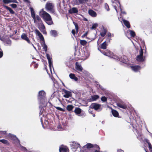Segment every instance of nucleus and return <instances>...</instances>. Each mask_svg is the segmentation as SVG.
<instances>
[{
  "label": "nucleus",
  "mask_w": 152,
  "mask_h": 152,
  "mask_svg": "<svg viewBox=\"0 0 152 152\" xmlns=\"http://www.w3.org/2000/svg\"><path fill=\"white\" fill-rule=\"evenodd\" d=\"M83 147L87 149L84 150L83 152H100V148L97 145H93L91 143H88Z\"/></svg>",
  "instance_id": "obj_1"
},
{
  "label": "nucleus",
  "mask_w": 152,
  "mask_h": 152,
  "mask_svg": "<svg viewBox=\"0 0 152 152\" xmlns=\"http://www.w3.org/2000/svg\"><path fill=\"white\" fill-rule=\"evenodd\" d=\"M39 15L45 22L48 25H51L53 24L51 16L46 12L42 10L40 11Z\"/></svg>",
  "instance_id": "obj_2"
},
{
  "label": "nucleus",
  "mask_w": 152,
  "mask_h": 152,
  "mask_svg": "<svg viewBox=\"0 0 152 152\" xmlns=\"http://www.w3.org/2000/svg\"><path fill=\"white\" fill-rule=\"evenodd\" d=\"M53 4L51 3L48 2L45 6L46 10L50 13H53L54 12Z\"/></svg>",
  "instance_id": "obj_3"
},
{
  "label": "nucleus",
  "mask_w": 152,
  "mask_h": 152,
  "mask_svg": "<svg viewBox=\"0 0 152 152\" xmlns=\"http://www.w3.org/2000/svg\"><path fill=\"white\" fill-rule=\"evenodd\" d=\"M100 51L104 55L116 59H118L119 58L118 56L114 55L112 53H111L110 51L108 50H107L106 52H102L100 50Z\"/></svg>",
  "instance_id": "obj_4"
},
{
  "label": "nucleus",
  "mask_w": 152,
  "mask_h": 152,
  "mask_svg": "<svg viewBox=\"0 0 152 152\" xmlns=\"http://www.w3.org/2000/svg\"><path fill=\"white\" fill-rule=\"evenodd\" d=\"M140 50L139 52V55L137 57V60L138 61H142L144 60V58L143 56V50L140 47Z\"/></svg>",
  "instance_id": "obj_5"
},
{
  "label": "nucleus",
  "mask_w": 152,
  "mask_h": 152,
  "mask_svg": "<svg viewBox=\"0 0 152 152\" xmlns=\"http://www.w3.org/2000/svg\"><path fill=\"white\" fill-rule=\"evenodd\" d=\"M90 107L98 111H99L101 110V105L96 103H92L90 105Z\"/></svg>",
  "instance_id": "obj_6"
},
{
  "label": "nucleus",
  "mask_w": 152,
  "mask_h": 152,
  "mask_svg": "<svg viewBox=\"0 0 152 152\" xmlns=\"http://www.w3.org/2000/svg\"><path fill=\"white\" fill-rule=\"evenodd\" d=\"M70 146L72 151L75 152L78 147H80V146L79 144L73 142L70 144Z\"/></svg>",
  "instance_id": "obj_7"
},
{
  "label": "nucleus",
  "mask_w": 152,
  "mask_h": 152,
  "mask_svg": "<svg viewBox=\"0 0 152 152\" xmlns=\"http://www.w3.org/2000/svg\"><path fill=\"white\" fill-rule=\"evenodd\" d=\"M38 27L39 30L43 33V34H46V32L45 31V27L42 23V22L38 24Z\"/></svg>",
  "instance_id": "obj_8"
},
{
  "label": "nucleus",
  "mask_w": 152,
  "mask_h": 152,
  "mask_svg": "<svg viewBox=\"0 0 152 152\" xmlns=\"http://www.w3.org/2000/svg\"><path fill=\"white\" fill-rule=\"evenodd\" d=\"M46 56L47 58L48 59V61L50 69L51 72H52L51 67H52L53 69V66L52 58L51 57H50V56L49 54H47Z\"/></svg>",
  "instance_id": "obj_9"
},
{
  "label": "nucleus",
  "mask_w": 152,
  "mask_h": 152,
  "mask_svg": "<svg viewBox=\"0 0 152 152\" xmlns=\"http://www.w3.org/2000/svg\"><path fill=\"white\" fill-rule=\"evenodd\" d=\"M42 117L41 118V121L42 123L43 121L44 122V123L46 125L47 124H48V118L47 117V115H42Z\"/></svg>",
  "instance_id": "obj_10"
},
{
  "label": "nucleus",
  "mask_w": 152,
  "mask_h": 152,
  "mask_svg": "<svg viewBox=\"0 0 152 152\" xmlns=\"http://www.w3.org/2000/svg\"><path fill=\"white\" fill-rule=\"evenodd\" d=\"M120 17L119 18L118 17V18L119 20L121 22H122V21L121 20V19H120L121 18V14H120ZM121 20H122L123 22V23H124V25L128 28H129L130 27V23H129V22L126 20L124 19H123V18H122V19H121Z\"/></svg>",
  "instance_id": "obj_11"
},
{
  "label": "nucleus",
  "mask_w": 152,
  "mask_h": 152,
  "mask_svg": "<svg viewBox=\"0 0 152 152\" xmlns=\"http://www.w3.org/2000/svg\"><path fill=\"white\" fill-rule=\"evenodd\" d=\"M45 93L43 91H41L39 92L38 97L39 98L42 99V100L44 101V102L45 100Z\"/></svg>",
  "instance_id": "obj_12"
},
{
  "label": "nucleus",
  "mask_w": 152,
  "mask_h": 152,
  "mask_svg": "<svg viewBox=\"0 0 152 152\" xmlns=\"http://www.w3.org/2000/svg\"><path fill=\"white\" fill-rule=\"evenodd\" d=\"M51 128L55 130H58L59 131H61L63 130V129L62 127V126L59 123L56 126H54L53 127V126H50Z\"/></svg>",
  "instance_id": "obj_13"
},
{
  "label": "nucleus",
  "mask_w": 152,
  "mask_h": 152,
  "mask_svg": "<svg viewBox=\"0 0 152 152\" xmlns=\"http://www.w3.org/2000/svg\"><path fill=\"white\" fill-rule=\"evenodd\" d=\"M36 34L38 36L40 39L43 42H44V38L42 35L41 33L37 29H36L35 31Z\"/></svg>",
  "instance_id": "obj_14"
},
{
  "label": "nucleus",
  "mask_w": 152,
  "mask_h": 152,
  "mask_svg": "<svg viewBox=\"0 0 152 152\" xmlns=\"http://www.w3.org/2000/svg\"><path fill=\"white\" fill-rule=\"evenodd\" d=\"M63 93L65 94L64 95V97L66 98H68L71 96V92L69 91H67L65 89L63 90Z\"/></svg>",
  "instance_id": "obj_15"
},
{
  "label": "nucleus",
  "mask_w": 152,
  "mask_h": 152,
  "mask_svg": "<svg viewBox=\"0 0 152 152\" xmlns=\"http://www.w3.org/2000/svg\"><path fill=\"white\" fill-rule=\"evenodd\" d=\"M68 150H69V149L66 146L61 145L59 147L60 152H67Z\"/></svg>",
  "instance_id": "obj_16"
},
{
  "label": "nucleus",
  "mask_w": 152,
  "mask_h": 152,
  "mask_svg": "<svg viewBox=\"0 0 152 152\" xmlns=\"http://www.w3.org/2000/svg\"><path fill=\"white\" fill-rule=\"evenodd\" d=\"M34 22L35 23L38 24V23H41L42 22L40 17L38 15H37L35 17V20H34Z\"/></svg>",
  "instance_id": "obj_17"
},
{
  "label": "nucleus",
  "mask_w": 152,
  "mask_h": 152,
  "mask_svg": "<svg viewBox=\"0 0 152 152\" xmlns=\"http://www.w3.org/2000/svg\"><path fill=\"white\" fill-rule=\"evenodd\" d=\"M117 5L118 6V9H117L116 6H114V8H115V10L116 12L118 13V11L119 10V9L120 10L121 13L125 14V12H123L122 11V10L121 9V7L120 4V3H119V2H118V3Z\"/></svg>",
  "instance_id": "obj_18"
},
{
  "label": "nucleus",
  "mask_w": 152,
  "mask_h": 152,
  "mask_svg": "<svg viewBox=\"0 0 152 152\" xmlns=\"http://www.w3.org/2000/svg\"><path fill=\"white\" fill-rule=\"evenodd\" d=\"M131 68L132 70L135 72H137L141 69V67L139 66H132Z\"/></svg>",
  "instance_id": "obj_19"
},
{
  "label": "nucleus",
  "mask_w": 152,
  "mask_h": 152,
  "mask_svg": "<svg viewBox=\"0 0 152 152\" xmlns=\"http://www.w3.org/2000/svg\"><path fill=\"white\" fill-rule=\"evenodd\" d=\"M78 12V9L76 7H73L69 10V13L70 14L76 13Z\"/></svg>",
  "instance_id": "obj_20"
},
{
  "label": "nucleus",
  "mask_w": 152,
  "mask_h": 152,
  "mask_svg": "<svg viewBox=\"0 0 152 152\" xmlns=\"http://www.w3.org/2000/svg\"><path fill=\"white\" fill-rule=\"evenodd\" d=\"M21 38L22 39L26 41L28 43H30V42L28 38L25 34H23L21 35Z\"/></svg>",
  "instance_id": "obj_21"
},
{
  "label": "nucleus",
  "mask_w": 152,
  "mask_h": 152,
  "mask_svg": "<svg viewBox=\"0 0 152 152\" xmlns=\"http://www.w3.org/2000/svg\"><path fill=\"white\" fill-rule=\"evenodd\" d=\"M99 98V96L97 95H95L91 96L89 99L90 101H94L96 100Z\"/></svg>",
  "instance_id": "obj_22"
},
{
  "label": "nucleus",
  "mask_w": 152,
  "mask_h": 152,
  "mask_svg": "<svg viewBox=\"0 0 152 152\" xmlns=\"http://www.w3.org/2000/svg\"><path fill=\"white\" fill-rule=\"evenodd\" d=\"M117 106L122 108L125 109L127 108L126 105L124 103H119L117 104Z\"/></svg>",
  "instance_id": "obj_23"
},
{
  "label": "nucleus",
  "mask_w": 152,
  "mask_h": 152,
  "mask_svg": "<svg viewBox=\"0 0 152 152\" xmlns=\"http://www.w3.org/2000/svg\"><path fill=\"white\" fill-rule=\"evenodd\" d=\"M76 65L75 68L76 69L80 72H81L83 69V68L81 65L77 62H76Z\"/></svg>",
  "instance_id": "obj_24"
},
{
  "label": "nucleus",
  "mask_w": 152,
  "mask_h": 152,
  "mask_svg": "<svg viewBox=\"0 0 152 152\" xmlns=\"http://www.w3.org/2000/svg\"><path fill=\"white\" fill-rule=\"evenodd\" d=\"M82 112V110L79 107H76L74 110V112L76 114H80Z\"/></svg>",
  "instance_id": "obj_25"
},
{
  "label": "nucleus",
  "mask_w": 152,
  "mask_h": 152,
  "mask_svg": "<svg viewBox=\"0 0 152 152\" xmlns=\"http://www.w3.org/2000/svg\"><path fill=\"white\" fill-rule=\"evenodd\" d=\"M88 13L92 17H95L96 16V13L92 10H89L88 11Z\"/></svg>",
  "instance_id": "obj_26"
},
{
  "label": "nucleus",
  "mask_w": 152,
  "mask_h": 152,
  "mask_svg": "<svg viewBox=\"0 0 152 152\" xmlns=\"http://www.w3.org/2000/svg\"><path fill=\"white\" fill-rule=\"evenodd\" d=\"M145 141L148 144L149 150L150 151H152V146L149 140L148 139H145Z\"/></svg>",
  "instance_id": "obj_27"
},
{
  "label": "nucleus",
  "mask_w": 152,
  "mask_h": 152,
  "mask_svg": "<svg viewBox=\"0 0 152 152\" xmlns=\"http://www.w3.org/2000/svg\"><path fill=\"white\" fill-rule=\"evenodd\" d=\"M69 77L72 79L74 80L75 81L78 80V78L76 77L75 74H70L69 75Z\"/></svg>",
  "instance_id": "obj_28"
},
{
  "label": "nucleus",
  "mask_w": 152,
  "mask_h": 152,
  "mask_svg": "<svg viewBox=\"0 0 152 152\" xmlns=\"http://www.w3.org/2000/svg\"><path fill=\"white\" fill-rule=\"evenodd\" d=\"M30 10L31 17L33 18V19L34 20H35V17L36 16L35 15L34 11L32 8L31 7L30 8Z\"/></svg>",
  "instance_id": "obj_29"
},
{
  "label": "nucleus",
  "mask_w": 152,
  "mask_h": 152,
  "mask_svg": "<svg viewBox=\"0 0 152 152\" xmlns=\"http://www.w3.org/2000/svg\"><path fill=\"white\" fill-rule=\"evenodd\" d=\"M84 57L86 58H87L90 55V51L88 50H86L84 52Z\"/></svg>",
  "instance_id": "obj_30"
},
{
  "label": "nucleus",
  "mask_w": 152,
  "mask_h": 152,
  "mask_svg": "<svg viewBox=\"0 0 152 152\" xmlns=\"http://www.w3.org/2000/svg\"><path fill=\"white\" fill-rule=\"evenodd\" d=\"M50 33V34L54 37H56L57 36V32L56 30H51Z\"/></svg>",
  "instance_id": "obj_31"
},
{
  "label": "nucleus",
  "mask_w": 152,
  "mask_h": 152,
  "mask_svg": "<svg viewBox=\"0 0 152 152\" xmlns=\"http://www.w3.org/2000/svg\"><path fill=\"white\" fill-rule=\"evenodd\" d=\"M74 108V106L72 105H68L67 106L66 109L68 111H72Z\"/></svg>",
  "instance_id": "obj_32"
},
{
  "label": "nucleus",
  "mask_w": 152,
  "mask_h": 152,
  "mask_svg": "<svg viewBox=\"0 0 152 152\" xmlns=\"http://www.w3.org/2000/svg\"><path fill=\"white\" fill-rule=\"evenodd\" d=\"M4 7L8 10L12 14H14L15 13L14 12L10 7L5 5H3Z\"/></svg>",
  "instance_id": "obj_33"
},
{
  "label": "nucleus",
  "mask_w": 152,
  "mask_h": 152,
  "mask_svg": "<svg viewBox=\"0 0 152 152\" xmlns=\"http://www.w3.org/2000/svg\"><path fill=\"white\" fill-rule=\"evenodd\" d=\"M0 142H2L3 143L6 144L7 145H9L10 143L9 141L5 139L0 140Z\"/></svg>",
  "instance_id": "obj_34"
},
{
  "label": "nucleus",
  "mask_w": 152,
  "mask_h": 152,
  "mask_svg": "<svg viewBox=\"0 0 152 152\" xmlns=\"http://www.w3.org/2000/svg\"><path fill=\"white\" fill-rule=\"evenodd\" d=\"M80 44L82 45H85L87 43V42L84 40H80Z\"/></svg>",
  "instance_id": "obj_35"
},
{
  "label": "nucleus",
  "mask_w": 152,
  "mask_h": 152,
  "mask_svg": "<svg viewBox=\"0 0 152 152\" xmlns=\"http://www.w3.org/2000/svg\"><path fill=\"white\" fill-rule=\"evenodd\" d=\"M107 45L106 44V42H104L101 45V48L102 49H105L106 48Z\"/></svg>",
  "instance_id": "obj_36"
},
{
  "label": "nucleus",
  "mask_w": 152,
  "mask_h": 152,
  "mask_svg": "<svg viewBox=\"0 0 152 152\" xmlns=\"http://www.w3.org/2000/svg\"><path fill=\"white\" fill-rule=\"evenodd\" d=\"M43 45L42 47L43 49L45 51H46L47 50V46L46 45H45V41L44 42H43Z\"/></svg>",
  "instance_id": "obj_37"
},
{
  "label": "nucleus",
  "mask_w": 152,
  "mask_h": 152,
  "mask_svg": "<svg viewBox=\"0 0 152 152\" xmlns=\"http://www.w3.org/2000/svg\"><path fill=\"white\" fill-rule=\"evenodd\" d=\"M129 31L130 32V34L131 36L134 37L135 35L134 32L132 31H131L130 30H129Z\"/></svg>",
  "instance_id": "obj_38"
},
{
  "label": "nucleus",
  "mask_w": 152,
  "mask_h": 152,
  "mask_svg": "<svg viewBox=\"0 0 152 152\" xmlns=\"http://www.w3.org/2000/svg\"><path fill=\"white\" fill-rule=\"evenodd\" d=\"M106 30H103L101 33L100 34L101 36L103 37H104L106 34Z\"/></svg>",
  "instance_id": "obj_39"
},
{
  "label": "nucleus",
  "mask_w": 152,
  "mask_h": 152,
  "mask_svg": "<svg viewBox=\"0 0 152 152\" xmlns=\"http://www.w3.org/2000/svg\"><path fill=\"white\" fill-rule=\"evenodd\" d=\"M56 108L57 110H60L61 111H65V109H63L62 108H61L60 107H56Z\"/></svg>",
  "instance_id": "obj_40"
},
{
  "label": "nucleus",
  "mask_w": 152,
  "mask_h": 152,
  "mask_svg": "<svg viewBox=\"0 0 152 152\" xmlns=\"http://www.w3.org/2000/svg\"><path fill=\"white\" fill-rule=\"evenodd\" d=\"M98 26V25L97 23H95L94 24L92 27H91V29H94L96 28Z\"/></svg>",
  "instance_id": "obj_41"
},
{
  "label": "nucleus",
  "mask_w": 152,
  "mask_h": 152,
  "mask_svg": "<svg viewBox=\"0 0 152 152\" xmlns=\"http://www.w3.org/2000/svg\"><path fill=\"white\" fill-rule=\"evenodd\" d=\"M3 1L4 3L6 4H8L10 3V0H3Z\"/></svg>",
  "instance_id": "obj_42"
},
{
  "label": "nucleus",
  "mask_w": 152,
  "mask_h": 152,
  "mask_svg": "<svg viewBox=\"0 0 152 152\" xmlns=\"http://www.w3.org/2000/svg\"><path fill=\"white\" fill-rule=\"evenodd\" d=\"M88 0H79V3L80 4H83L85 3L86 1H88Z\"/></svg>",
  "instance_id": "obj_43"
},
{
  "label": "nucleus",
  "mask_w": 152,
  "mask_h": 152,
  "mask_svg": "<svg viewBox=\"0 0 152 152\" xmlns=\"http://www.w3.org/2000/svg\"><path fill=\"white\" fill-rule=\"evenodd\" d=\"M101 100L103 102H105L107 101V98L105 96H102L101 98Z\"/></svg>",
  "instance_id": "obj_44"
},
{
  "label": "nucleus",
  "mask_w": 152,
  "mask_h": 152,
  "mask_svg": "<svg viewBox=\"0 0 152 152\" xmlns=\"http://www.w3.org/2000/svg\"><path fill=\"white\" fill-rule=\"evenodd\" d=\"M10 6H11L13 8H15L17 7V5L16 4H11Z\"/></svg>",
  "instance_id": "obj_45"
},
{
  "label": "nucleus",
  "mask_w": 152,
  "mask_h": 152,
  "mask_svg": "<svg viewBox=\"0 0 152 152\" xmlns=\"http://www.w3.org/2000/svg\"><path fill=\"white\" fill-rule=\"evenodd\" d=\"M105 6V9L107 10V11H109V8L108 5L107 4H106Z\"/></svg>",
  "instance_id": "obj_46"
},
{
  "label": "nucleus",
  "mask_w": 152,
  "mask_h": 152,
  "mask_svg": "<svg viewBox=\"0 0 152 152\" xmlns=\"http://www.w3.org/2000/svg\"><path fill=\"white\" fill-rule=\"evenodd\" d=\"M132 126L133 127V129L135 130V131H137V127L136 125L132 124Z\"/></svg>",
  "instance_id": "obj_47"
},
{
  "label": "nucleus",
  "mask_w": 152,
  "mask_h": 152,
  "mask_svg": "<svg viewBox=\"0 0 152 152\" xmlns=\"http://www.w3.org/2000/svg\"><path fill=\"white\" fill-rule=\"evenodd\" d=\"M112 114H118V113L115 110H112Z\"/></svg>",
  "instance_id": "obj_48"
},
{
  "label": "nucleus",
  "mask_w": 152,
  "mask_h": 152,
  "mask_svg": "<svg viewBox=\"0 0 152 152\" xmlns=\"http://www.w3.org/2000/svg\"><path fill=\"white\" fill-rule=\"evenodd\" d=\"M56 115H57L58 118V119H60V116L62 117H63V118L64 117V116L65 115H58V114H57Z\"/></svg>",
  "instance_id": "obj_49"
},
{
  "label": "nucleus",
  "mask_w": 152,
  "mask_h": 152,
  "mask_svg": "<svg viewBox=\"0 0 152 152\" xmlns=\"http://www.w3.org/2000/svg\"><path fill=\"white\" fill-rule=\"evenodd\" d=\"M21 149L22 150H23L24 151H27V149L25 147H24V146H22L21 147Z\"/></svg>",
  "instance_id": "obj_50"
},
{
  "label": "nucleus",
  "mask_w": 152,
  "mask_h": 152,
  "mask_svg": "<svg viewBox=\"0 0 152 152\" xmlns=\"http://www.w3.org/2000/svg\"><path fill=\"white\" fill-rule=\"evenodd\" d=\"M3 55V53L2 50L0 48V58Z\"/></svg>",
  "instance_id": "obj_51"
},
{
  "label": "nucleus",
  "mask_w": 152,
  "mask_h": 152,
  "mask_svg": "<svg viewBox=\"0 0 152 152\" xmlns=\"http://www.w3.org/2000/svg\"><path fill=\"white\" fill-rule=\"evenodd\" d=\"M87 32H86L83 35H82L81 36V37L82 38H84L87 35Z\"/></svg>",
  "instance_id": "obj_52"
},
{
  "label": "nucleus",
  "mask_w": 152,
  "mask_h": 152,
  "mask_svg": "<svg viewBox=\"0 0 152 152\" xmlns=\"http://www.w3.org/2000/svg\"><path fill=\"white\" fill-rule=\"evenodd\" d=\"M10 3H17L16 0H10Z\"/></svg>",
  "instance_id": "obj_53"
},
{
  "label": "nucleus",
  "mask_w": 152,
  "mask_h": 152,
  "mask_svg": "<svg viewBox=\"0 0 152 152\" xmlns=\"http://www.w3.org/2000/svg\"><path fill=\"white\" fill-rule=\"evenodd\" d=\"M113 34H112L110 33H108V37H111L113 36Z\"/></svg>",
  "instance_id": "obj_54"
},
{
  "label": "nucleus",
  "mask_w": 152,
  "mask_h": 152,
  "mask_svg": "<svg viewBox=\"0 0 152 152\" xmlns=\"http://www.w3.org/2000/svg\"><path fill=\"white\" fill-rule=\"evenodd\" d=\"M75 28H76V31L77 32L78 31V26L76 24L75 25Z\"/></svg>",
  "instance_id": "obj_55"
},
{
  "label": "nucleus",
  "mask_w": 152,
  "mask_h": 152,
  "mask_svg": "<svg viewBox=\"0 0 152 152\" xmlns=\"http://www.w3.org/2000/svg\"><path fill=\"white\" fill-rule=\"evenodd\" d=\"M72 33L74 35H75V31L74 30H72Z\"/></svg>",
  "instance_id": "obj_56"
},
{
  "label": "nucleus",
  "mask_w": 152,
  "mask_h": 152,
  "mask_svg": "<svg viewBox=\"0 0 152 152\" xmlns=\"http://www.w3.org/2000/svg\"><path fill=\"white\" fill-rule=\"evenodd\" d=\"M10 137H11L12 139H13L15 138V136L12 135V134H11L10 135Z\"/></svg>",
  "instance_id": "obj_57"
},
{
  "label": "nucleus",
  "mask_w": 152,
  "mask_h": 152,
  "mask_svg": "<svg viewBox=\"0 0 152 152\" xmlns=\"http://www.w3.org/2000/svg\"><path fill=\"white\" fill-rule=\"evenodd\" d=\"M26 3H30V1L29 0H23Z\"/></svg>",
  "instance_id": "obj_58"
},
{
  "label": "nucleus",
  "mask_w": 152,
  "mask_h": 152,
  "mask_svg": "<svg viewBox=\"0 0 152 152\" xmlns=\"http://www.w3.org/2000/svg\"><path fill=\"white\" fill-rule=\"evenodd\" d=\"M115 117H119V115H113Z\"/></svg>",
  "instance_id": "obj_59"
},
{
  "label": "nucleus",
  "mask_w": 152,
  "mask_h": 152,
  "mask_svg": "<svg viewBox=\"0 0 152 152\" xmlns=\"http://www.w3.org/2000/svg\"><path fill=\"white\" fill-rule=\"evenodd\" d=\"M38 66V64H35L34 65V66L35 68L37 67Z\"/></svg>",
  "instance_id": "obj_60"
},
{
  "label": "nucleus",
  "mask_w": 152,
  "mask_h": 152,
  "mask_svg": "<svg viewBox=\"0 0 152 152\" xmlns=\"http://www.w3.org/2000/svg\"><path fill=\"white\" fill-rule=\"evenodd\" d=\"M117 152H122V151L120 149V150H117Z\"/></svg>",
  "instance_id": "obj_61"
},
{
  "label": "nucleus",
  "mask_w": 152,
  "mask_h": 152,
  "mask_svg": "<svg viewBox=\"0 0 152 152\" xmlns=\"http://www.w3.org/2000/svg\"><path fill=\"white\" fill-rule=\"evenodd\" d=\"M93 117H94L95 116V115H93Z\"/></svg>",
  "instance_id": "obj_62"
},
{
  "label": "nucleus",
  "mask_w": 152,
  "mask_h": 152,
  "mask_svg": "<svg viewBox=\"0 0 152 152\" xmlns=\"http://www.w3.org/2000/svg\"><path fill=\"white\" fill-rule=\"evenodd\" d=\"M79 116H81L82 115L80 114V115H78Z\"/></svg>",
  "instance_id": "obj_63"
},
{
  "label": "nucleus",
  "mask_w": 152,
  "mask_h": 152,
  "mask_svg": "<svg viewBox=\"0 0 152 152\" xmlns=\"http://www.w3.org/2000/svg\"><path fill=\"white\" fill-rule=\"evenodd\" d=\"M126 57L125 56H123V58H125Z\"/></svg>",
  "instance_id": "obj_64"
}]
</instances>
